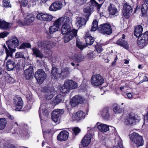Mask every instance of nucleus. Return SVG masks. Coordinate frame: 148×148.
<instances>
[{"instance_id": "nucleus-1", "label": "nucleus", "mask_w": 148, "mask_h": 148, "mask_svg": "<svg viewBox=\"0 0 148 148\" xmlns=\"http://www.w3.org/2000/svg\"><path fill=\"white\" fill-rule=\"evenodd\" d=\"M62 24L61 30V33L65 34L64 37V42H67L71 40L77 35V30L73 29L71 30L72 26V21L69 17L67 16L62 17L55 21L53 25L49 28V32L51 34L60 29V27Z\"/></svg>"}, {"instance_id": "nucleus-2", "label": "nucleus", "mask_w": 148, "mask_h": 148, "mask_svg": "<svg viewBox=\"0 0 148 148\" xmlns=\"http://www.w3.org/2000/svg\"><path fill=\"white\" fill-rule=\"evenodd\" d=\"M78 86L77 83L72 80H67L65 82L64 86L62 87L61 91L62 93H66L69 89H73L76 88Z\"/></svg>"}, {"instance_id": "nucleus-3", "label": "nucleus", "mask_w": 148, "mask_h": 148, "mask_svg": "<svg viewBox=\"0 0 148 148\" xmlns=\"http://www.w3.org/2000/svg\"><path fill=\"white\" fill-rule=\"evenodd\" d=\"M91 83L93 86L97 87L102 85L104 82V79L99 74L93 75L91 78Z\"/></svg>"}, {"instance_id": "nucleus-4", "label": "nucleus", "mask_w": 148, "mask_h": 148, "mask_svg": "<svg viewBox=\"0 0 148 148\" xmlns=\"http://www.w3.org/2000/svg\"><path fill=\"white\" fill-rule=\"evenodd\" d=\"M130 137L132 142L138 147L142 146L144 144L142 137L136 133H133L130 134Z\"/></svg>"}, {"instance_id": "nucleus-5", "label": "nucleus", "mask_w": 148, "mask_h": 148, "mask_svg": "<svg viewBox=\"0 0 148 148\" xmlns=\"http://www.w3.org/2000/svg\"><path fill=\"white\" fill-rule=\"evenodd\" d=\"M148 43V32L138 37L137 40V43L138 47L143 48L146 46Z\"/></svg>"}, {"instance_id": "nucleus-6", "label": "nucleus", "mask_w": 148, "mask_h": 148, "mask_svg": "<svg viewBox=\"0 0 148 148\" xmlns=\"http://www.w3.org/2000/svg\"><path fill=\"white\" fill-rule=\"evenodd\" d=\"M35 77L37 82L41 84L46 79L47 75L43 70L39 69L35 72Z\"/></svg>"}, {"instance_id": "nucleus-7", "label": "nucleus", "mask_w": 148, "mask_h": 148, "mask_svg": "<svg viewBox=\"0 0 148 148\" xmlns=\"http://www.w3.org/2000/svg\"><path fill=\"white\" fill-rule=\"evenodd\" d=\"M100 32L103 34L109 35L112 33V29L110 25L108 23H105L100 25L99 28Z\"/></svg>"}, {"instance_id": "nucleus-8", "label": "nucleus", "mask_w": 148, "mask_h": 148, "mask_svg": "<svg viewBox=\"0 0 148 148\" xmlns=\"http://www.w3.org/2000/svg\"><path fill=\"white\" fill-rule=\"evenodd\" d=\"M6 43L8 45V49L15 48L17 47L19 44V42L18 39L15 37L12 36L10 38Z\"/></svg>"}, {"instance_id": "nucleus-9", "label": "nucleus", "mask_w": 148, "mask_h": 148, "mask_svg": "<svg viewBox=\"0 0 148 148\" xmlns=\"http://www.w3.org/2000/svg\"><path fill=\"white\" fill-rule=\"evenodd\" d=\"M37 45L40 48L45 49H49L52 48V43L48 41L39 40L37 42Z\"/></svg>"}, {"instance_id": "nucleus-10", "label": "nucleus", "mask_w": 148, "mask_h": 148, "mask_svg": "<svg viewBox=\"0 0 148 148\" xmlns=\"http://www.w3.org/2000/svg\"><path fill=\"white\" fill-rule=\"evenodd\" d=\"M92 135L90 133H88L84 136L81 142V144H80L79 147L82 146L83 147H87L91 143Z\"/></svg>"}, {"instance_id": "nucleus-11", "label": "nucleus", "mask_w": 148, "mask_h": 148, "mask_svg": "<svg viewBox=\"0 0 148 148\" xmlns=\"http://www.w3.org/2000/svg\"><path fill=\"white\" fill-rule=\"evenodd\" d=\"M39 115L40 120H45L47 117L48 113L46 108L45 104H42L40 105L39 111Z\"/></svg>"}, {"instance_id": "nucleus-12", "label": "nucleus", "mask_w": 148, "mask_h": 148, "mask_svg": "<svg viewBox=\"0 0 148 148\" xmlns=\"http://www.w3.org/2000/svg\"><path fill=\"white\" fill-rule=\"evenodd\" d=\"M37 19L40 21H51L53 18V17L48 14L44 13H40L38 14L36 16Z\"/></svg>"}, {"instance_id": "nucleus-13", "label": "nucleus", "mask_w": 148, "mask_h": 148, "mask_svg": "<svg viewBox=\"0 0 148 148\" xmlns=\"http://www.w3.org/2000/svg\"><path fill=\"white\" fill-rule=\"evenodd\" d=\"M34 20V17L32 14L27 15L24 20V22L21 21L18 22L19 25L20 26L28 25L31 23Z\"/></svg>"}, {"instance_id": "nucleus-14", "label": "nucleus", "mask_w": 148, "mask_h": 148, "mask_svg": "<svg viewBox=\"0 0 148 148\" xmlns=\"http://www.w3.org/2000/svg\"><path fill=\"white\" fill-rule=\"evenodd\" d=\"M99 130L102 132H105L110 130H112V132H116V129L114 127L111 126H109L107 125L101 123L98 125L97 126Z\"/></svg>"}, {"instance_id": "nucleus-15", "label": "nucleus", "mask_w": 148, "mask_h": 148, "mask_svg": "<svg viewBox=\"0 0 148 148\" xmlns=\"http://www.w3.org/2000/svg\"><path fill=\"white\" fill-rule=\"evenodd\" d=\"M123 14L126 18H128L130 16L132 9L130 5L125 3L123 6Z\"/></svg>"}, {"instance_id": "nucleus-16", "label": "nucleus", "mask_w": 148, "mask_h": 148, "mask_svg": "<svg viewBox=\"0 0 148 148\" xmlns=\"http://www.w3.org/2000/svg\"><path fill=\"white\" fill-rule=\"evenodd\" d=\"M63 112L62 110L57 109L54 110L52 113L51 118L55 123L57 122L59 120V117Z\"/></svg>"}, {"instance_id": "nucleus-17", "label": "nucleus", "mask_w": 148, "mask_h": 148, "mask_svg": "<svg viewBox=\"0 0 148 148\" xmlns=\"http://www.w3.org/2000/svg\"><path fill=\"white\" fill-rule=\"evenodd\" d=\"M14 105L16 108V110L20 111L22 108L23 106V102L21 97H16L14 99Z\"/></svg>"}, {"instance_id": "nucleus-18", "label": "nucleus", "mask_w": 148, "mask_h": 148, "mask_svg": "<svg viewBox=\"0 0 148 148\" xmlns=\"http://www.w3.org/2000/svg\"><path fill=\"white\" fill-rule=\"evenodd\" d=\"M62 7V4L60 1H57L52 3L49 8L51 11H56L60 10Z\"/></svg>"}, {"instance_id": "nucleus-19", "label": "nucleus", "mask_w": 148, "mask_h": 148, "mask_svg": "<svg viewBox=\"0 0 148 148\" xmlns=\"http://www.w3.org/2000/svg\"><path fill=\"white\" fill-rule=\"evenodd\" d=\"M84 100L82 97L79 95H76L71 99L70 101L71 105L72 106L74 107L79 103H82Z\"/></svg>"}, {"instance_id": "nucleus-20", "label": "nucleus", "mask_w": 148, "mask_h": 148, "mask_svg": "<svg viewBox=\"0 0 148 148\" xmlns=\"http://www.w3.org/2000/svg\"><path fill=\"white\" fill-rule=\"evenodd\" d=\"M69 133L66 130L60 132L58 135L57 139L61 141L66 140L68 138Z\"/></svg>"}, {"instance_id": "nucleus-21", "label": "nucleus", "mask_w": 148, "mask_h": 148, "mask_svg": "<svg viewBox=\"0 0 148 148\" xmlns=\"http://www.w3.org/2000/svg\"><path fill=\"white\" fill-rule=\"evenodd\" d=\"M86 21L84 18L81 17H77L75 21V25L79 28L86 24Z\"/></svg>"}, {"instance_id": "nucleus-22", "label": "nucleus", "mask_w": 148, "mask_h": 148, "mask_svg": "<svg viewBox=\"0 0 148 148\" xmlns=\"http://www.w3.org/2000/svg\"><path fill=\"white\" fill-rule=\"evenodd\" d=\"M124 37L123 36L122 38H120L117 41L116 43L126 49H128L129 48V45L127 41L124 40Z\"/></svg>"}, {"instance_id": "nucleus-23", "label": "nucleus", "mask_w": 148, "mask_h": 148, "mask_svg": "<svg viewBox=\"0 0 148 148\" xmlns=\"http://www.w3.org/2000/svg\"><path fill=\"white\" fill-rule=\"evenodd\" d=\"M33 73V69L32 66H29L28 69L25 71L24 72L25 76L26 79H30L32 76Z\"/></svg>"}, {"instance_id": "nucleus-24", "label": "nucleus", "mask_w": 148, "mask_h": 148, "mask_svg": "<svg viewBox=\"0 0 148 148\" xmlns=\"http://www.w3.org/2000/svg\"><path fill=\"white\" fill-rule=\"evenodd\" d=\"M12 25V24L9 23L2 20H0V29L6 30L8 29Z\"/></svg>"}, {"instance_id": "nucleus-25", "label": "nucleus", "mask_w": 148, "mask_h": 148, "mask_svg": "<svg viewBox=\"0 0 148 148\" xmlns=\"http://www.w3.org/2000/svg\"><path fill=\"white\" fill-rule=\"evenodd\" d=\"M15 66V63L10 59L8 60L6 63V69L8 71L12 70L14 69Z\"/></svg>"}, {"instance_id": "nucleus-26", "label": "nucleus", "mask_w": 148, "mask_h": 148, "mask_svg": "<svg viewBox=\"0 0 148 148\" xmlns=\"http://www.w3.org/2000/svg\"><path fill=\"white\" fill-rule=\"evenodd\" d=\"M32 55L36 57L42 58L44 56L42 52L36 47H34L32 49Z\"/></svg>"}, {"instance_id": "nucleus-27", "label": "nucleus", "mask_w": 148, "mask_h": 148, "mask_svg": "<svg viewBox=\"0 0 148 148\" xmlns=\"http://www.w3.org/2000/svg\"><path fill=\"white\" fill-rule=\"evenodd\" d=\"M108 10L109 14L112 15L116 14L118 12L117 9L115 5L112 4H110L108 7Z\"/></svg>"}, {"instance_id": "nucleus-28", "label": "nucleus", "mask_w": 148, "mask_h": 148, "mask_svg": "<svg viewBox=\"0 0 148 148\" xmlns=\"http://www.w3.org/2000/svg\"><path fill=\"white\" fill-rule=\"evenodd\" d=\"M141 10L142 14H145L148 11V0H146L143 2Z\"/></svg>"}, {"instance_id": "nucleus-29", "label": "nucleus", "mask_w": 148, "mask_h": 148, "mask_svg": "<svg viewBox=\"0 0 148 148\" xmlns=\"http://www.w3.org/2000/svg\"><path fill=\"white\" fill-rule=\"evenodd\" d=\"M143 28L141 26L139 25L137 26L135 29L134 35L137 37H139L141 36Z\"/></svg>"}, {"instance_id": "nucleus-30", "label": "nucleus", "mask_w": 148, "mask_h": 148, "mask_svg": "<svg viewBox=\"0 0 148 148\" xmlns=\"http://www.w3.org/2000/svg\"><path fill=\"white\" fill-rule=\"evenodd\" d=\"M100 114L105 119H108L110 117V114L108 112V109L107 108H104L100 112Z\"/></svg>"}, {"instance_id": "nucleus-31", "label": "nucleus", "mask_w": 148, "mask_h": 148, "mask_svg": "<svg viewBox=\"0 0 148 148\" xmlns=\"http://www.w3.org/2000/svg\"><path fill=\"white\" fill-rule=\"evenodd\" d=\"M136 118L134 115L130 114L129 116L125 120V122L127 124H132L135 121Z\"/></svg>"}, {"instance_id": "nucleus-32", "label": "nucleus", "mask_w": 148, "mask_h": 148, "mask_svg": "<svg viewBox=\"0 0 148 148\" xmlns=\"http://www.w3.org/2000/svg\"><path fill=\"white\" fill-rule=\"evenodd\" d=\"M16 49L14 48H10L9 49L5 51L6 56L5 59L4 61L7 60L9 58H12L13 56V53L15 52Z\"/></svg>"}, {"instance_id": "nucleus-33", "label": "nucleus", "mask_w": 148, "mask_h": 148, "mask_svg": "<svg viewBox=\"0 0 148 148\" xmlns=\"http://www.w3.org/2000/svg\"><path fill=\"white\" fill-rule=\"evenodd\" d=\"M113 148H123L122 141L120 137H118L115 139Z\"/></svg>"}, {"instance_id": "nucleus-34", "label": "nucleus", "mask_w": 148, "mask_h": 148, "mask_svg": "<svg viewBox=\"0 0 148 148\" xmlns=\"http://www.w3.org/2000/svg\"><path fill=\"white\" fill-rule=\"evenodd\" d=\"M72 58L77 62H79L83 60L84 57L80 54H74L73 55Z\"/></svg>"}, {"instance_id": "nucleus-35", "label": "nucleus", "mask_w": 148, "mask_h": 148, "mask_svg": "<svg viewBox=\"0 0 148 148\" xmlns=\"http://www.w3.org/2000/svg\"><path fill=\"white\" fill-rule=\"evenodd\" d=\"M78 121L83 120L85 118V113L82 111H79L76 112Z\"/></svg>"}, {"instance_id": "nucleus-36", "label": "nucleus", "mask_w": 148, "mask_h": 148, "mask_svg": "<svg viewBox=\"0 0 148 148\" xmlns=\"http://www.w3.org/2000/svg\"><path fill=\"white\" fill-rule=\"evenodd\" d=\"M89 5H90V7L93 9V7H95L98 9H99L101 5L98 3L95 0H90L89 2Z\"/></svg>"}, {"instance_id": "nucleus-37", "label": "nucleus", "mask_w": 148, "mask_h": 148, "mask_svg": "<svg viewBox=\"0 0 148 148\" xmlns=\"http://www.w3.org/2000/svg\"><path fill=\"white\" fill-rule=\"evenodd\" d=\"M63 96L61 95H57L54 99L53 102L55 104H57L61 102L63 99Z\"/></svg>"}, {"instance_id": "nucleus-38", "label": "nucleus", "mask_w": 148, "mask_h": 148, "mask_svg": "<svg viewBox=\"0 0 148 148\" xmlns=\"http://www.w3.org/2000/svg\"><path fill=\"white\" fill-rule=\"evenodd\" d=\"M6 124V120L5 118L0 119V130L4 129L5 127Z\"/></svg>"}, {"instance_id": "nucleus-39", "label": "nucleus", "mask_w": 148, "mask_h": 148, "mask_svg": "<svg viewBox=\"0 0 148 148\" xmlns=\"http://www.w3.org/2000/svg\"><path fill=\"white\" fill-rule=\"evenodd\" d=\"M94 41L93 38L91 36H88L86 38V44L88 45H92Z\"/></svg>"}, {"instance_id": "nucleus-40", "label": "nucleus", "mask_w": 148, "mask_h": 148, "mask_svg": "<svg viewBox=\"0 0 148 148\" xmlns=\"http://www.w3.org/2000/svg\"><path fill=\"white\" fill-rule=\"evenodd\" d=\"M51 74L54 77L57 78L60 76V73L58 72V69L55 67H53L52 69Z\"/></svg>"}, {"instance_id": "nucleus-41", "label": "nucleus", "mask_w": 148, "mask_h": 148, "mask_svg": "<svg viewBox=\"0 0 148 148\" xmlns=\"http://www.w3.org/2000/svg\"><path fill=\"white\" fill-rule=\"evenodd\" d=\"M26 98L27 99L28 106L29 104V105L30 107V108H31V104L33 103L34 101V100L32 99V95L30 94L29 95H27L26 96Z\"/></svg>"}, {"instance_id": "nucleus-42", "label": "nucleus", "mask_w": 148, "mask_h": 148, "mask_svg": "<svg viewBox=\"0 0 148 148\" xmlns=\"http://www.w3.org/2000/svg\"><path fill=\"white\" fill-rule=\"evenodd\" d=\"M76 44L77 47L80 49H83L85 47V45L79 39L76 40Z\"/></svg>"}, {"instance_id": "nucleus-43", "label": "nucleus", "mask_w": 148, "mask_h": 148, "mask_svg": "<svg viewBox=\"0 0 148 148\" xmlns=\"http://www.w3.org/2000/svg\"><path fill=\"white\" fill-rule=\"evenodd\" d=\"M98 27V22L96 20H94L93 21L92 25V27L91 29V31H96Z\"/></svg>"}, {"instance_id": "nucleus-44", "label": "nucleus", "mask_w": 148, "mask_h": 148, "mask_svg": "<svg viewBox=\"0 0 148 148\" xmlns=\"http://www.w3.org/2000/svg\"><path fill=\"white\" fill-rule=\"evenodd\" d=\"M19 58H22L24 59H25V57L24 56L23 52H18L16 53L15 56V58L16 59Z\"/></svg>"}, {"instance_id": "nucleus-45", "label": "nucleus", "mask_w": 148, "mask_h": 148, "mask_svg": "<svg viewBox=\"0 0 148 148\" xmlns=\"http://www.w3.org/2000/svg\"><path fill=\"white\" fill-rule=\"evenodd\" d=\"M53 92L52 91H49V90H48L47 91V93L46 94V97L47 99L49 100L52 99L53 97Z\"/></svg>"}, {"instance_id": "nucleus-46", "label": "nucleus", "mask_w": 148, "mask_h": 148, "mask_svg": "<svg viewBox=\"0 0 148 148\" xmlns=\"http://www.w3.org/2000/svg\"><path fill=\"white\" fill-rule=\"evenodd\" d=\"M70 119L73 121L78 122L76 112L71 113L70 115Z\"/></svg>"}, {"instance_id": "nucleus-47", "label": "nucleus", "mask_w": 148, "mask_h": 148, "mask_svg": "<svg viewBox=\"0 0 148 148\" xmlns=\"http://www.w3.org/2000/svg\"><path fill=\"white\" fill-rule=\"evenodd\" d=\"M113 110L114 112L115 113H121L123 111L122 108H120V107L117 106H114L113 108Z\"/></svg>"}, {"instance_id": "nucleus-48", "label": "nucleus", "mask_w": 148, "mask_h": 148, "mask_svg": "<svg viewBox=\"0 0 148 148\" xmlns=\"http://www.w3.org/2000/svg\"><path fill=\"white\" fill-rule=\"evenodd\" d=\"M3 5L5 8L11 7V5L9 0H4L3 1Z\"/></svg>"}, {"instance_id": "nucleus-49", "label": "nucleus", "mask_w": 148, "mask_h": 148, "mask_svg": "<svg viewBox=\"0 0 148 148\" xmlns=\"http://www.w3.org/2000/svg\"><path fill=\"white\" fill-rule=\"evenodd\" d=\"M92 10L93 9L91 7H89L85 8L84 9V12L85 13H88L89 15L90 14Z\"/></svg>"}, {"instance_id": "nucleus-50", "label": "nucleus", "mask_w": 148, "mask_h": 148, "mask_svg": "<svg viewBox=\"0 0 148 148\" xmlns=\"http://www.w3.org/2000/svg\"><path fill=\"white\" fill-rule=\"evenodd\" d=\"M9 33L6 32H3L0 33V39L3 38L9 34Z\"/></svg>"}, {"instance_id": "nucleus-51", "label": "nucleus", "mask_w": 148, "mask_h": 148, "mask_svg": "<svg viewBox=\"0 0 148 148\" xmlns=\"http://www.w3.org/2000/svg\"><path fill=\"white\" fill-rule=\"evenodd\" d=\"M95 49L98 53H101L102 51V49L101 48V46L98 45L96 46Z\"/></svg>"}, {"instance_id": "nucleus-52", "label": "nucleus", "mask_w": 148, "mask_h": 148, "mask_svg": "<svg viewBox=\"0 0 148 148\" xmlns=\"http://www.w3.org/2000/svg\"><path fill=\"white\" fill-rule=\"evenodd\" d=\"M31 45L29 43H23L21 46V48H24L25 47L29 48L30 47Z\"/></svg>"}, {"instance_id": "nucleus-53", "label": "nucleus", "mask_w": 148, "mask_h": 148, "mask_svg": "<svg viewBox=\"0 0 148 148\" xmlns=\"http://www.w3.org/2000/svg\"><path fill=\"white\" fill-rule=\"evenodd\" d=\"M87 56L89 58H91L94 57L95 55L93 52L91 51H89L87 54Z\"/></svg>"}, {"instance_id": "nucleus-54", "label": "nucleus", "mask_w": 148, "mask_h": 148, "mask_svg": "<svg viewBox=\"0 0 148 148\" xmlns=\"http://www.w3.org/2000/svg\"><path fill=\"white\" fill-rule=\"evenodd\" d=\"M72 130L73 131L74 133L76 135L78 133H79L80 131V130L79 128L77 127H74L73 128Z\"/></svg>"}, {"instance_id": "nucleus-55", "label": "nucleus", "mask_w": 148, "mask_h": 148, "mask_svg": "<svg viewBox=\"0 0 148 148\" xmlns=\"http://www.w3.org/2000/svg\"><path fill=\"white\" fill-rule=\"evenodd\" d=\"M19 135L23 139L27 138L29 136V134L28 133L26 134L25 135L23 134H21V133H19Z\"/></svg>"}, {"instance_id": "nucleus-56", "label": "nucleus", "mask_w": 148, "mask_h": 148, "mask_svg": "<svg viewBox=\"0 0 148 148\" xmlns=\"http://www.w3.org/2000/svg\"><path fill=\"white\" fill-rule=\"evenodd\" d=\"M27 3V1L26 0H23L21 1L20 4L21 5H22L23 7L26 6Z\"/></svg>"}, {"instance_id": "nucleus-57", "label": "nucleus", "mask_w": 148, "mask_h": 148, "mask_svg": "<svg viewBox=\"0 0 148 148\" xmlns=\"http://www.w3.org/2000/svg\"><path fill=\"white\" fill-rule=\"evenodd\" d=\"M87 0H76V2L80 4H82L85 3Z\"/></svg>"}, {"instance_id": "nucleus-58", "label": "nucleus", "mask_w": 148, "mask_h": 148, "mask_svg": "<svg viewBox=\"0 0 148 148\" xmlns=\"http://www.w3.org/2000/svg\"><path fill=\"white\" fill-rule=\"evenodd\" d=\"M64 70L66 73H69L71 71V70L69 68L66 67L64 69Z\"/></svg>"}, {"instance_id": "nucleus-59", "label": "nucleus", "mask_w": 148, "mask_h": 148, "mask_svg": "<svg viewBox=\"0 0 148 148\" xmlns=\"http://www.w3.org/2000/svg\"><path fill=\"white\" fill-rule=\"evenodd\" d=\"M127 95L128 97V98L129 99H130L132 97V94L130 93H128L127 94Z\"/></svg>"}, {"instance_id": "nucleus-60", "label": "nucleus", "mask_w": 148, "mask_h": 148, "mask_svg": "<svg viewBox=\"0 0 148 148\" xmlns=\"http://www.w3.org/2000/svg\"><path fill=\"white\" fill-rule=\"evenodd\" d=\"M7 116L9 118L11 119V120L14 119V117L10 114H7Z\"/></svg>"}, {"instance_id": "nucleus-61", "label": "nucleus", "mask_w": 148, "mask_h": 148, "mask_svg": "<svg viewBox=\"0 0 148 148\" xmlns=\"http://www.w3.org/2000/svg\"><path fill=\"white\" fill-rule=\"evenodd\" d=\"M4 53V50L0 49V55H2Z\"/></svg>"}, {"instance_id": "nucleus-62", "label": "nucleus", "mask_w": 148, "mask_h": 148, "mask_svg": "<svg viewBox=\"0 0 148 148\" xmlns=\"http://www.w3.org/2000/svg\"><path fill=\"white\" fill-rule=\"evenodd\" d=\"M148 81V78L146 76H144V77L143 81Z\"/></svg>"}, {"instance_id": "nucleus-63", "label": "nucleus", "mask_w": 148, "mask_h": 148, "mask_svg": "<svg viewBox=\"0 0 148 148\" xmlns=\"http://www.w3.org/2000/svg\"><path fill=\"white\" fill-rule=\"evenodd\" d=\"M2 47L5 49V51L8 49L5 45H3Z\"/></svg>"}, {"instance_id": "nucleus-64", "label": "nucleus", "mask_w": 148, "mask_h": 148, "mask_svg": "<svg viewBox=\"0 0 148 148\" xmlns=\"http://www.w3.org/2000/svg\"><path fill=\"white\" fill-rule=\"evenodd\" d=\"M124 63L125 64H128L129 63V61L126 59L124 60Z\"/></svg>"}]
</instances>
